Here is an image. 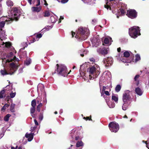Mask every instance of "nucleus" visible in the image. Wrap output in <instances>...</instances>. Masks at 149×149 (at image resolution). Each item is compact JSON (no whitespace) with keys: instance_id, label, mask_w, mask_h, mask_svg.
<instances>
[{"instance_id":"obj_1","label":"nucleus","mask_w":149,"mask_h":149,"mask_svg":"<svg viewBox=\"0 0 149 149\" xmlns=\"http://www.w3.org/2000/svg\"><path fill=\"white\" fill-rule=\"evenodd\" d=\"M8 19L5 21H1L0 22V30H2L5 24V22H8V24L10 23L14 20H17L19 18L20 14L16 8H14L8 12Z\"/></svg>"},{"instance_id":"obj_2","label":"nucleus","mask_w":149,"mask_h":149,"mask_svg":"<svg viewBox=\"0 0 149 149\" xmlns=\"http://www.w3.org/2000/svg\"><path fill=\"white\" fill-rule=\"evenodd\" d=\"M89 34V30L88 29L82 27H80L78 29L77 32V33L75 36V33L74 32H72V37L75 36V37L79 40H85L87 38Z\"/></svg>"},{"instance_id":"obj_3","label":"nucleus","mask_w":149,"mask_h":149,"mask_svg":"<svg viewBox=\"0 0 149 149\" xmlns=\"http://www.w3.org/2000/svg\"><path fill=\"white\" fill-rule=\"evenodd\" d=\"M87 71L89 73V79L91 80L97 77L100 74V68L98 65L94 63V64L88 68Z\"/></svg>"},{"instance_id":"obj_4","label":"nucleus","mask_w":149,"mask_h":149,"mask_svg":"<svg viewBox=\"0 0 149 149\" xmlns=\"http://www.w3.org/2000/svg\"><path fill=\"white\" fill-rule=\"evenodd\" d=\"M57 73L59 75L65 77L67 76L69 73H68L67 68L66 66L63 64L56 65V70L54 71L53 74Z\"/></svg>"},{"instance_id":"obj_5","label":"nucleus","mask_w":149,"mask_h":149,"mask_svg":"<svg viewBox=\"0 0 149 149\" xmlns=\"http://www.w3.org/2000/svg\"><path fill=\"white\" fill-rule=\"evenodd\" d=\"M8 65H9V66L7 69V71L5 70H1V73L2 75H12L13 74L15 70L17 69L18 66L16 65L14 63H10Z\"/></svg>"},{"instance_id":"obj_6","label":"nucleus","mask_w":149,"mask_h":149,"mask_svg":"<svg viewBox=\"0 0 149 149\" xmlns=\"http://www.w3.org/2000/svg\"><path fill=\"white\" fill-rule=\"evenodd\" d=\"M140 28L137 26H134L129 29V33L131 37L135 38L141 35Z\"/></svg>"},{"instance_id":"obj_7","label":"nucleus","mask_w":149,"mask_h":149,"mask_svg":"<svg viewBox=\"0 0 149 149\" xmlns=\"http://www.w3.org/2000/svg\"><path fill=\"white\" fill-rule=\"evenodd\" d=\"M132 92L129 90L125 91L123 94L122 100L123 103H128L131 100Z\"/></svg>"},{"instance_id":"obj_8","label":"nucleus","mask_w":149,"mask_h":149,"mask_svg":"<svg viewBox=\"0 0 149 149\" xmlns=\"http://www.w3.org/2000/svg\"><path fill=\"white\" fill-rule=\"evenodd\" d=\"M109 126L110 130L114 132H117L119 128L118 124L114 122H111L109 124Z\"/></svg>"},{"instance_id":"obj_9","label":"nucleus","mask_w":149,"mask_h":149,"mask_svg":"<svg viewBox=\"0 0 149 149\" xmlns=\"http://www.w3.org/2000/svg\"><path fill=\"white\" fill-rule=\"evenodd\" d=\"M126 15L129 17L134 19L136 17L137 13L135 10L131 9L127 10Z\"/></svg>"},{"instance_id":"obj_10","label":"nucleus","mask_w":149,"mask_h":149,"mask_svg":"<svg viewBox=\"0 0 149 149\" xmlns=\"http://www.w3.org/2000/svg\"><path fill=\"white\" fill-rule=\"evenodd\" d=\"M113 58L111 57H108L104 59L103 62L105 67H108L111 65L113 62Z\"/></svg>"},{"instance_id":"obj_11","label":"nucleus","mask_w":149,"mask_h":149,"mask_svg":"<svg viewBox=\"0 0 149 149\" xmlns=\"http://www.w3.org/2000/svg\"><path fill=\"white\" fill-rule=\"evenodd\" d=\"M13 53L12 52H10L9 54L8 55V57H10L7 60V62H6V65H8L10 64L9 62L10 61L12 62V63H13V61H14L15 62V61H18L17 59L16 58V57L15 56H13ZM16 65H17L16 63H14Z\"/></svg>"},{"instance_id":"obj_12","label":"nucleus","mask_w":149,"mask_h":149,"mask_svg":"<svg viewBox=\"0 0 149 149\" xmlns=\"http://www.w3.org/2000/svg\"><path fill=\"white\" fill-rule=\"evenodd\" d=\"M99 38V36L97 35L92 39L91 42L93 46L97 47L99 45L100 42Z\"/></svg>"},{"instance_id":"obj_13","label":"nucleus","mask_w":149,"mask_h":149,"mask_svg":"<svg viewBox=\"0 0 149 149\" xmlns=\"http://www.w3.org/2000/svg\"><path fill=\"white\" fill-rule=\"evenodd\" d=\"M35 2L36 1L37 4L35 5V6L37 7H33L31 8L32 11L33 12H38L40 11L41 10V8L39 6L38 7L40 4V0H34Z\"/></svg>"},{"instance_id":"obj_14","label":"nucleus","mask_w":149,"mask_h":149,"mask_svg":"<svg viewBox=\"0 0 149 149\" xmlns=\"http://www.w3.org/2000/svg\"><path fill=\"white\" fill-rule=\"evenodd\" d=\"M109 50V48H103V49L98 48L97 49V52L99 54H101L103 55H105L108 53V51Z\"/></svg>"},{"instance_id":"obj_15","label":"nucleus","mask_w":149,"mask_h":149,"mask_svg":"<svg viewBox=\"0 0 149 149\" xmlns=\"http://www.w3.org/2000/svg\"><path fill=\"white\" fill-rule=\"evenodd\" d=\"M10 88V86L9 85H7L6 87V88L5 89H4L2 90L0 92V99L2 98L5 96V92L6 91H8L9 90L11 89V87L9 89H9V88Z\"/></svg>"},{"instance_id":"obj_16","label":"nucleus","mask_w":149,"mask_h":149,"mask_svg":"<svg viewBox=\"0 0 149 149\" xmlns=\"http://www.w3.org/2000/svg\"><path fill=\"white\" fill-rule=\"evenodd\" d=\"M85 65L84 64L80 66V74L81 76L83 77L84 76H85V71H84Z\"/></svg>"},{"instance_id":"obj_17","label":"nucleus","mask_w":149,"mask_h":149,"mask_svg":"<svg viewBox=\"0 0 149 149\" xmlns=\"http://www.w3.org/2000/svg\"><path fill=\"white\" fill-rule=\"evenodd\" d=\"M117 57V59L118 61H121L124 63H127L129 62L128 61L127 59L124 58L123 57H122V55L120 54H119Z\"/></svg>"},{"instance_id":"obj_18","label":"nucleus","mask_w":149,"mask_h":149,"mask_svg":"<svg viewBox=\"0 0 149 149\" xmlns=\"http://www.w3.org/2000/svg\"><path fill=\"white\" fill-rule=\"evenodd\" d=\"M34 135V134L33 133H32L31 132L30 133H26L25 134V136L28 139V141H31L33 139Z\"/></svg>"},{"instance_id":"obj_19","label":"nucleus","mask_w":149,"mask_h":149,"mask_svg":"<svg viewBox=\"0 0 149 149\" xmlns=\"http://www.w3.org/2000/svg\"><path fill=\"white\" fill-rule=\"evenodd\" d=\"M6 38V35L5 34V32L4 31H0V39L1 40H3Z\"/></svg>"},{"instance_id":"obj_20","label":"nucleus","mask_w":149,"mask_h":149,"mask_svg":"<svg viewBox=\"0 0 149 149\" xmlns=\"http://www.w3.org/2000/svg\"><path fill=\"white\" fill-rule=\"evenodd\" d=\"M111 38L110 37H108L105 38L104 40V43L109 45H111Z\"/></svg>"},{"instance_id":"obj_21","label":"nucleus","mask_w":149,"mask_h":149,"mask_svg":"<svg viewBox=\"0 0 149 149\" xmlns=\"http://www.w3.org/2000/svg\"><path fill=\"white\" fill-rule=\"evenodd\" d=\"M135 92L136 94L139 96L141 95L143 93V91L139 87H137L136 88Z\"/></svg>"},{"instance_id":"obj_22","label":"nucleus","mask_w":149,"mask_h":149,"mask_svg":"<svg viewBox=\"0 0 149 149\" xmlns=\"http://www.w3.org/2000/svg\"><path fill=\"white\" fill-rule=\"evenodd\" d=\"M44 85L42 84H39L37 87V90L38 91L39 90L41 91H43L44 90Z\"/></svg>"},{"instance_id":"obj_23","label":"nucleus","mask_w":149,"mask_h":149,"mask_svg":"<svg viewBox=\"0 0 149 149\" xmlns=\"http://www.w3.org/2000/svg\"><path fill=\"white\" fill-rule=\"evenodd\" d=\"M130 103V102L126 103H124L122 106L123 110L124 111L126 110L127 108L128 105Z\"/></svg>"},{"instance_id":"obj_24","label":"nucleus","mask_w":149,"mask_h":149,"mask_svg":"<svg viewBox=\"0 0 149 149\" xmlns=\"http://www.w3.org/2000/svg\"><path fill=\"white\" fill-rule=\"evenodd\" d=\"M112 99L114 100L116 103H117L118 100V97L117 95H113L112 96Z\"/></svg>"},{"instance_id":"obj_25","label":"nucleus","mask_w":149,"mask_h":149,"mask_svg":"<svg viewBox=\"0 0 149 149\" xmlns=\"http://www.w3.org/2000/svg\"><path fill=\"white\" fill-rule=\"evenodd\" d=\"M35 110V107H32L31 109L30 112L31 115L33 118H35V115L33 114Z\"/></svg>"},{"instance_id":"obj_26","label":"nucleus","mask_w":149,"mask_h":149,"mask_svg":"<svg viewBox=\"0 0 149 149\" xmlns=\"http://www.w3.org/2000/svg\"><path fill=\"white\" fill-rule=\"evenodd\" d=\"M15 104H12L10 107V110L12 112H15Z\"/></svg>"},{"instance_id":"obj_27","label":"nucleus","mask_w":149,"mask_h":149,"mask_svg":"<svg viewBox=\"0 0 149 149\" xmlns=\"http://www.w3.org/2000/svg\"><path fill=\"white\" fill-rule=\"evenodd\" d=\"M6 4L9 7H11L13 6V3L10 0H7L6 1Z\"/></svg>"},{"instance_id":"obj_28","label":"nucleus","mask_w":149,"mask_h":149,"mask_svg":"<svg viewBox=\"0 0 149 149\" xmlns=\"http://www.w3.org/2000/svg\"><path fill=\"white\" fill-rule=\"evenodd\" d=\"M42 36V35L41 33H39L37 34L36 39H33V42L36 41H38L39 39L41 38Z\"/></svg>"},{"instance_id":"obj_29","label":"nucleus","mask_w":149,"mask_h":149,"mask_svg":"<svg viewBox=\"0 0 149 149\" xmlns=\"http://www.w3.org/2000/svg\"><path fill=\"white\" fill-rule=\"evenodd\" d=\"M104 74L105 75V77H108L110 78L111 76L110 72L108 71H107L104 72Z\"/></svg>"},{"instance_id":"obj_30","label":"nucleus","mask_w":149,"mask_h":149,"mask_svg":"<svg viewBox=\"0 0 149 149\" xmlns=\"http://www.w3.org/2000/svg\"><path fill=\"white\" fill-rule=\"evenodd\" d=\"M84 145L83 142L81 141H78L76 143V146L77 147L82 146Z\"/></svg>"},{"instance_id":"obj_31","label":"nucleus","mask_w":149,"mask_h":149,"mask_svg":"<svg viewBox=\"0 0 149 149\" xmlns=\"http://www.w3.org/2000/svg\"><path fill=\"white\" fill-rule=\"evenodd\" d=\"M106 102H107L106 99ZM107 102L108 105L110 108H113L115 106V104L113 102H111L109 103Z\"/></svg>"},{"instance_id":"obj_32","label":"nucleus","mask_w":149,"mask_h":149,"mask_svg":"<svg viewBox=\"0 0 149 149\" xmlns=\"http://www.w3.org/2000/svg\"><path fill=\"white\" fill-rule=\"evenodd\" d=\"M31 59L30 58H28L24 61V64L26 65H28L31 63Z\"/></svg>"},{"instance_id":"obj_33","label":"nucleus","mask_w":149,"mask_h":149,"mask_svg":"<svg viewBox=\"0 0 149 149\" xmlns=\"http://www.w3.org/2000/svg\"><path fill=\"white\" fill-rule=\"evenodd\" d=\"M76 130L74 129L72 130L70 133V135L72 138H73L75 136Z\"/></svg>"},{"instance_id":"obj_34","label":"nucleus","mask_w":149,"mask_h":149,"mask_svg":"<svg viewBox=\"0 0 149 149\" xmlns=\"http://www.w3.org/2000/svg\"><path fill=\"white\" fill-rule=\"evenodd\" d=\"M106 87L104 86L103 87V89H102V92H101V96H103L104 99H105L106 98V97H105V95H104V92L106 90Z\"/></svg>"},{"instance_id":"obj_35","label":"nucleus","mask_w":149,"mask_h":149,"mask_svg":"<svg viewBox=\"0 0 149 149\" xmlns=\"http://www.w3.org/2000/svg\"><path fill=\"white\" fill-rule=\"evenodd\" d=\"M4 44L5 45V46L7 47H10L11 45L10 43L9 42H6L5 43L4 42H2V45H4Z\"/></svg>"},{"instance_id":"obj_36","label":"nucleus","mask_w":149,"mask_h":149,"mask_svg":"<svg viewBox=\"0 0 149 149\" xmlns=\"http://www.w3.org/2000/svg\"><path fill=\"white\" fill-rule=\"evenodd\" d=\"M9 105L8 104H5L3 107L1 108V110L2 111H4L7 108H8L9 107Z\"/></svg>"},{"instance_id":"obj_37","label":"nucleus","mask_w":149,"mask_h":149,"mask_svg":"<svg viewBox=\"0 0 149 149\" xmlns=\"http://www.w3.org/2000/svg\"><path fill=\"white\" fill-rule=\"evenodd\" d=\"M121 88V87L120 85H117L115 88L116 91L117 92H119L120 91Z\"/></svg>"},{"instance_id":"obj_38","label":"nucleus","mask_w":149,"mask_h":149,"mask_svg":"<svg viewBox=\"0 0 149 149\" xmlns=\"http://www.w3.org/2000/svg\"><path fill=\"white\" fill-rule=\"evenodd\" d=\"M10 114H7L4 118V120L6 121H8L9 120V118L10 116Z\"/></svg>"},{"instance_id":"obj_39","label":"nucleus","mask_w":149,"mask_h":149,"mask_svg":"<svg viewBox=\"0 0 149 149\" xmlns=\"http://www.w3.org/2000/svg\"><path fill=\"white\" fill-rule=\"evenodd\" d=\"M142 142L146 143V147L149 149V138L146 141H143Z\"/></svg>"},{"instance_id":"obj_40","label":"nucleus","mask_w":149,"mask_h":149,"mask_svg":"<svg viewBox=\"0 0 149 149\" xmlns=\"http://www.w3.org/2000/svg\"><path fill=\"white\" fill-rule=\"evenodd\" d=\"M130 55L129 52L126 51L124 53V56L125 57H128Z\"/></svg>"},{"instance_id":"obj_41","label":"nucleus","mask_w":149,"mask_h":149,"mask_svg":"<svg viewBox=\"0 0 149 149\" xmlns=\"http://www.w3.org/2000/svg\"><path fill=\"white\" fill-rule=\"evenodd\" d=\"M51 21L52 22L54 23L56 22V19L54 16H51L50 17Z\"/></svg>"},{"instance_id":"obj_42","label":"nucleus","mask_w":149,"mask_h":149,"mask_svg":"<svg viewBox=\"0 0 149 149\" xmlns=\"http://www.w3.org/2000/svg\"><path fill=\"white\" fill-rule=\"evenodd\" d=\"M82 51H83V54H81V53L80 52H79V53H80L81 56L82 57H83L84 56V54H87V53L88 52V50H85L84 51L82 50Z\"/></svg>"},{"instance_id":"obj_43","label":"nucleus","mask_w":149,"mask_h":149,"mask_svg":"<svg viewBox=\"0 0 149 149\" xmlns=\"http://www.w3.org/2000/svg\"><path fill=\"white\" fill-rule=\"evenodd\" d=\"M42 103H40L37 107V110L39 112L40 111V108L42 106Z\"/></svg>"},{"instance_id":"obj_44","label":"nucleus","mask_w":149,"mask_h":149,"mask_svg":"<svg viewBox=\"0 0 149 149\" xmlns=\"http://www.w3.org/2000/svg\"><path fill=\"white\" fill-rule=\"evenodd\" d=\"M140 59V57L139 55L136 54L135 56V61L136 62L139 60Z\"/></svg>"},{"instance_id":"obj_45","label":"nucleus","mask_w":149,"mask_h":149,"mask_svg":"<svg viewBox=\"0 0 149 149\" xmlns=\"http://www.w3.org/2000/svg\"><path fill=\"white\" fill-rule=\"evenodd\" d=\"M36 101L35 100H33L31 102V106L32 107H35L36 105Z\"/></svg>"},{"instance_id":"obj_46","label":"nucleus","mask_w":149,"mask_h":149,"mask_svg":"<svg viewBox=\"0 0 149 149\" xmlns=\"http://www.w3.org/2000/svg\"><path fill=\"white\" fill-rule=\"evenodd\" d=\"M53 26L52 25H51V26H47L45 27V29L47 31H48L50 29H51L53 27Z\"/></svg>"},{"instance_id":"obj_47","label":"nucleus","mask_w":149,"mask_h":149,"mask_svg":"<svg viewBox=\"0 0 149 149\" xmlns=\"http://www.w3.org/2000/svg\"><path fill=\"white\" fill-rule=\"evenodd\" d=\"M43 118V114L42 113H40L39 115V120L40 121H42Z\"/></svg>"},{"instance_id":"obj_48","label":"nucleus","mask_w":149,"mask_h":149,"mask_svg":"<svg viewBox=\"0 0 149 149\" xmlns=\"http://www.w3.org/2000/svg\"><path fill=\"white\" fill-rule=\"evenodd\" d=\"M49 13L48 11H45V16L48 17L49 15Z\"/></svg>"},{"instance_id":"obj_49","label":"nucleus","mask_w":149,"mask_h":149,"mask_svg":"<svg viewBox=\"0 0 149 149\" xmlns=\"http://www.w3.org/2000/svg\"><path fill=\"white\" fill-rule=\"evenodd\" d=\"M15 95V93H12L10 94V97L12 98H13Z\"/></svg>"},{"instance_id":"obj_50","label":"nucleus","mask_w":149,"mask_h":149,"mask_svg":"<svg viewBox=\"0 0 149 149\" xmlns=\"http://www.w3.org/2000/svg\"><path fill=\"white\" fill-rule=\"evenodd\" d=\"M36 128V126H33L31 127L30 131H31V132H33Z\"/></svg>"},{"instance_id":"obj_51","label":"nucleus","mask_w":149,"mask_h":149,"mask_svg":"<svg viewBox=\"0 0 149 149\" xmlns=\"http://www.w3.org/2000/svg\"><path fill=\"white\" fill-rule=\"evenodd\" d=\"M68 0H62L61 1V2L62 3H65L68 2Z\"/></svg>"},{"instance_id":"obj_52","label":"nucleus","mask_w":149,"mask_h":149,"mask_svg":"<svg viewBox=\"0 0 149 149\" xmlns=\"http://www.w3.org/2000/svg\"><path fill=\"white\" fill-rule=\"evenodd\" d=\"M89 60H90V61L91 62H95V60L93 58H90Z\"/></svg>"},{"instance_id":"obj_53","label":"nucleus","mask_w":149,"mask_h":149,"mask_svg":"<svg viewBox=\"0 0 149 149\" xmlns=\"http://www.w3.org/2000/svg\"><path fill=\"white\" fill-rule=\"evenodd\" d=\"M83 119L85 120H92V119H89V117H84L83 118Z\"/></svg>"},{"instance_id":"obj_54","label":"nucleus","mask_w":149,"mask_h":149,"mask_svg":"<svg viewBox=\"0 0 149 149\" xmlns=\"http://www.w3.org/2000/svg\"><path fill=\"white\" fill-rule=\"evenodd\" d=\"M139 75H136L134 78V80L135 81H136L137 80V79L139 78Z\"/></svg>"},{"instance_id":"obj_55","label":"nucleus","mask_w":149,"mask_h":149,"mask_svg":"<svg viewBox=\"0 0 149 149\" xmlns=\"http://www.w3.org/2000/svg\"><path fill=\"white\" fill-rule=\"evenodd\" d=\"M104 94H105L106 95H110L109 93V91H105L104 92Z\"/></svg>"},{"instance_id":"obj_56","label":"nucleus","mask_w":149,"mask_h":149,"mask_svg":"<svg viewBox=\"0 0 149 149\" xmlns=\"http://www.w3.org/2000/svg\"><path fill=\"white\" fill-rule=\"evenodd\" d=\"M43 102L44 104H46L47 103V100L46 98H43Z\"/></svg>"},{"instance_id":"obj_57","label":"nucleus","mask_w":149,"mask_h":149,"mask_svg":"<svg viewBox=\"0 0 149 149\" xmlns=\"http://www.w3.org/2000/svg\"><path fill=\"white\" fill-rule=\"evenodd\" d=\"M64 19V18L63 16H61L60 18L59 19V23H60L61 22V20L62 19Z\"/></svg>"},{"instance_id":"obj_58","label":"nucleus","mask_w":149,"mask_h":149,"mask_svg":"<svg viewBox=\"0 0 149 149\" xmlns=\"http://www.w3.org/2000/svg\"><path fill=\"white\" fill-rule=\"evenodd\" d=\"M34 122L36 125L37 126L38 125V123L37 121L36 120V119L34 120Z\"/></svg>"},{"instance_id":"obj_59","label":"nucleus","mask_w":149,"mask_h":149,"mask_svg":"<svg viewBox=\"0 0 149 149\" xmlns=\"http://www.w3.org/2000/svg\"><path fill=\"white\" fill-rule=\"evenodd\" d=\"M28 2L29 3L30 5H31L32 4L31 2L32 0H27Z\"/></svg>"},{"instance_id":"obj_60","label":"nucleus","mask_w":149,"mask_h":149,"mask_svg":"<svg viewBox=\"0 0 149 149\" xmlns=\"http://www.w3.org/2000/svg\"><path fill=\"white\" fill-rule=\"evenodd\" d=\"M17 146L15 148L14 147H13V146H11V149H17Z\"/></svg>"},{"instance_id":"obj_61","label":"nucleus","mask_w":149,"mask_h":149,"mask_svg":"<svg viewBox=\"0 0 149 149\" xmlns=\"http://www.w3.org/2000/svg\"><path fill=\"white\" fill-rule=\"evenodd\" d=\"M79 139V136L75 137V139L76 140H77Z\"/></svg>"},{"instance_id":"obj_62","label":"nucleus","mask_w":149,"mask_h":149,"mask_svg":"<svg viewBox=\"0 0 149 149\" xmlns=\"http://www.w3.org/2000/svg\"><path fill=\"white\" fill-rule=\"evenodd\" d=\"M120 50H121L120 48V47L118 48L117 49V51H118V52H119L120 51Z\"/></svg>"},{"instance_id":"obj_63","label":"nucleus","mask_w":149,"mask_h":149,"mask_svg":"<svg viewBox=\"0 0 149 149\" xmlns=\"http://www.w3.org/2000/svg\"><path fill=\"white\" fill-rule=\"evenodd\" d=\"M17 149H24L23 148L22 146H19Z\"/></svg>"},{"instance_id":"obj_64","label":"nucleus","mask_w":149,"mask_h":149,"mask_svg":"<svg viewBox=\"0 0 149 149\" xmlns=\"http://www.w3.org/2000/svg\"><path fill=\"white\" fill-rule=\"evenodd\" d=\"M10 99V97L9 96H7L6 97V99H7L8 100V99Z\"/></svg>"}]
</instances>
